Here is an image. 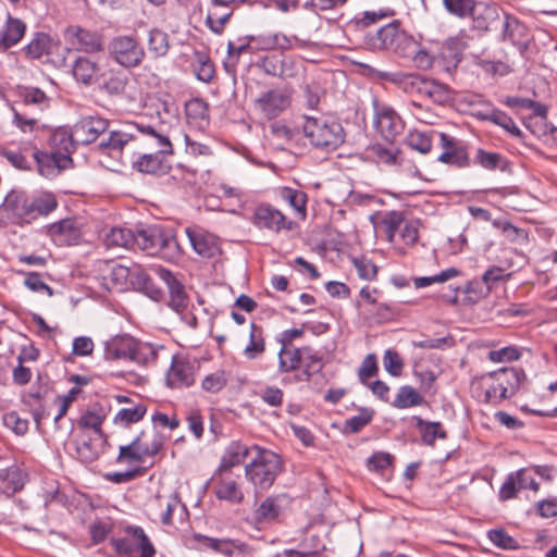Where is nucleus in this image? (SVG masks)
I'll return each mask as SVG.
<instances>
[{
    "label": "nucleus",
    "mask_w": 557,
    "mask_h": 557,
    "mask_svg": "<svg viewBox=\"0 0 557 557\" xmlns=\"http://www.w3.org/2000/svg\"><path fill=\"white\" fill-rule=\"evenodd\" d=\"M152 275L138 269L132 277V284L141 289L153 300H160L163 297V290L157 286L154 280H159L166 286L170 300L169 306L176 312H182L188 306V298L184 285L177 281L174 274L160 265L151 269Z\"/></svg>",
    "instance_id": "nucleus-1"
},
{
    "label": "nucleus",
    "mask_w": 557,
    "mask_h": 557,
    "mask_svg": "<svg viewBox=\"0 0 557 557\" xmlns=\"http://www.w3.org/2000/svg\"><path fill=\"white\" fill-rule=\"evenodd\" d=\"M18 100L11 106L13 124L23 133H32L39 128L40 116L50 109L51 99L38 87L18 88Z\"/></svg>",
    "instance_id": "nucleus-2"
},
{
    "label": "nucleus",
    "mask_w": 557,
    "mask_h": 557,
    "mask_svg": "<svg viewBox=\"0 0 557 557\" xmlns=\"http://www.w3.org/2000/svg\"><path fill=\"white\" fill-rule=\"evenodd\" d=\"M134 247L158 253L168 261H175L183 255L175 233L160 225H150L134 232Z\"/></svg>",
    "instance_id": "nucleus-3"
},
{
    "label": "nucleus",
    "mask_w": 557,
    "mask_h": 557,
    "mask_svg": "<svg viewBox=\"0 0 557 557\" xmlns=\"http://www.w3.org/2000/svg\"><path fill=\"white\" fill-rule=\"evenodd\" d=\"M302 133L311 146L318 149L334 150L345 140L342 124L325 116H302Z\"/></svg>",
    "instance_id": "nucleus-4"
},
{
    "label": "nucleus",
    "mask_w": 557,
    "mask_h": 557,
    "mask_svg": "<svg viewBox=\"0 0 557 557\" xmlns=\"http://www.w3.org/2000/svg\"><path fill=\"white\" fill-rule=\"evenodd\" d=\"M520 375L513 368H502L483 375L480 388L484 393V400L497 405L511 397L519 387Z\"/></svg>",
    "instance_id": "nucleus-5"
},
{
    "label": "nucleus",
    "mask_w": 557,
    "mask_h": 557,
    "mask_svg": "<svg viewBox=\"0 0 557 557\" xmlns=\"http://www.w3.org/2000/svg\"><path fill=\"white\" fill-rule=\"evenodd\" d=\"M137 132L147 136L152 147L157 149L156 153H145L137 161L134 162V168L148 174H158L163 172V158L164 154L173 153V146L168 135L161 133L150 125H134Z\"/></svg>",
    "instance_id": "nucleus-6"
},
{
    "label": "nucleus",
    "mask_w": 557,
    "mask_h": 557,
    "mask_svg": "<svg viewBox=\"0 0 557 557\" xmlns=\"http://www.w3.org/2000/svg\"><path fill=\"white\" fill-rule=\"evenodd\" d=\"M255 456L245 468V474L249 482L260 490L269 488L280 471L278 457L258 446H252Z\"/></svg>",
    "instance_id": "nucleus-7"
},
{
    "label": "nucleus",
    "mask_w": 557,
    "mask_h": 557,
    "mask_svg": "<svg viewBox=\"0 0 557 557\" xmlns=\"http://www.w3.org/2000/svg\"><path fill=\"white\" fill-rule=\"evenodd\" d=\"M108 53L112 60L126 69L138 66L146 55L137 38L128 35L113 37L108 45Z\"/></svg>",
    "instance_id": "nucleus-8"
},
{
    "label": "nucleus",
    "mask_w": 557,
    "mask_h": 557,
    "mask_svg": "<svg viewBox=\"0 0 557 557\" xmlns=\"http://www.w3.org/2000/svg\"><path fill=\"white\" fill-rule=\"evenodd\" d=\"M111 544L124 557H153L156 554L153 545L140 527H127L125 536L112 539Z\"/></svg>",
    "instance_id": "nucleus-9"
},
{
    "label": "nucleus",
    "mask_w": 557,
    "mask_h": 557,
    "mask_svg": "<svg viewBox=\"0 0 557 557\" xmlns=\"http://www.w3.org/2000/svg\"><path fill=\"white\" fill-rule=\"evenodd\" d=\"M150 348L138 343L131 336H115L104 345V358L107 360H129L144 363Z\"/></svg>",
    "instance_id": "nucleus-10"
},
{
    "label": "nucleus",
    "mask_w": 557,
    "mask_h": 557,
    "mask_svg": "<svg viewBox=\"0 0 557 557\" xmlns=\"http://www.w3.org/2000/svg\"><path fill=\"white\" fill-rule=\"evenodd\" d=\"M64 40L67 50L97 53L104 49L102 36L77 25L66 27Z\"/></svg>",
    "instance_id": "nucleus-11"
},
{
    "label": "nucleus",
    "mask_w": 557,
    "mask_h": 557,
    "mask_svg": "<svg viewBox=\"0 0 557 557\" xmlns=\"http://www.w3.org/2000/svg\"><path fill=\"white\" fill-rule=\"evenodd\" d=\"M376 41L374 42L376 48L392 49L401 57H408L412 51H407L406 49L414 46L413 39L399 29L397 21L380 28L376 33Z\"/></svg>",
    "instance_id": "nucleus-12"
},
{
    "label": "nucleus",
    "mask_w": 557,
    "mask_h": 557,
    "mask_svg": "<svg viewBox=\"0 0 557 557\" xmlns=\"http://www.w3.org/2000/svg\"><path fill=\"white\" fill-rule=\"evenodd\" d=\"M374 126L388 141H392L404 129V123L397 112L389 106L373 101Z\"/></svg>",
    "instance_id": "nucleus-13"
},
{
    "label": "nucleus",
    "mask_w": 557,
    "mask_h": 557,
    "mask_svg": "<svg viewBox=\"0 0 557 557\" xmlns=\"http://www.w3.org/2000/svg\"><path fill=\"white\" fill-rule=\"evenodd\" d=\"M185 234L197 255L213 258L220 253V243L215 235L198 226L186 227Z\"/></svg>",
    "instance_id": "nucleus-14"
},
{
    "label": "nucleus",
    "mask_w": 557,
    "mask_h": 557,
    "mask_svg": "<svg viewBox=\"0 0 557 557\" xmlns=\"http://www.w3.org/2000/svg\"><path fill=\"white\" fill-rule=\"evenodd\" d=\"M47 234L58 246L76 245L82 238L81 224L76 219H63L50 224Z\"/></svg>",
    "instance_id": "nucleus-15"
},
{
    "label": "nucleus",
    "mask_w": 557,
    "mask_h": 557,
    "mask_svg": "<svg viewBox=\"0 0 557 557\" xmlns=\"http://www.w3.org/2000/svg\"><path fill=\"white\" fill-rule=\"evenodd\" d=\"M248 0H211L206 17L207 26L215 34H221L233 13V7L240 5Z\"/></svg>",
    "instance_id": "nucleus-16"
},
{
    "label": "nucleus",
    "mask_w": 557,
    "mask_h": 557,
    "mask_svg": "<svg viewBox=\"0 0 557 557\" xmlns=\"http://www.w3.org/2000/svg\"><path fill=\"white\" fill-rule=\"evenodd\" d=\"M166 385L172 388L188 387L195 382V366L184 357H173L166 373Z\"/></svg>",
    "instance_id": "nucleus-17"
},
{
    "label": "nucleus",
    "mask_w": 557,
    "mask_h": 557,
    "mask_svg": "<svg viewBox=\"0 0 557 557\" xmlns=\"http://www.w3.org/2000/svg\"><path fill=\"white\" fill-rule=\"evenodd\" d=\"M108 128V121L100 116H86L73 126L76 144L87 145L95 141Z\"/></svg>",
    "instance_id": "nucleus-18"
},
{
    "label": "nucleus",
    "mask_w": 557,
    "mask_h": 557,
    "mask_svg": "<svg viewBox=\"0 0 557 557\" xmlns=\"http://www.w3.org/2000/svg\"><path fill=\"white\" fill-rule=\"evenodd\" d=\"M255 224L259 228H268L274 232L290 230L293 223L277 209L262 205L255 211Z\"/></svg>",
    "instance_id": "nucleus-19"
},
{
    "label": "nucleus",
    "mask_w": 557,
    "mask_h": 557,
    "mask_svg": "<svg viewBox=\"0 0 557 557\" xmlns=\"http://www.w3.org/2000/svg\"><path fill=\"white\" fill-rule=\"evenodd\" d=\"M153 515L160 519V521L170 525L173 521V512L181 509L184 510L185 506L182 504L177 492H171L169 494L159 493L156 499L151 504Z\"/></svg>",
    "instance_id": "nucleus-20"
},
{
    "label": "nucleus",
    "mask_w": 557,
    "mask_h": 557,
    "mask_svg": "<svg viewBox=\"0 0 557 557\" xmlns=\"http://www.w3.org/2000/svg\"><path fill=\"white\" fill-rule=\"evenodd\" d=\"M290 103L289 97L281 90H269L256 99V107L267 116L273 119Z\"/></svg>",
    "instance_id": "nucleus-21"
},
{
    "label": "nucleus",
    "mask_w": 557,
    "mask_h": 557,
    "mask_svg": "<svg viewBox=\"0 0 557 557\" xmlns=\"http://www.w3.org/2000/svg\"><path fill=\"white\" fill-rule=\"evenodd\" d=\"M440 138L444 151L440 154L438 161L458 166L468 165L469 157L463 146L445 133H441Z\"/></svg>",
    "instance_id": "nucleus-22"
},
{
    "label": "nucleus",
    "mask_w": 557,
    "mask_h": 557,
    "mask_svg": "<svg viewBox=\"0 0 557 557\" xmlns=\"http://www.w3.org/2000/svg\"><path fill=\"white\" fill-rule=\"evenodd\" d=\"M100 66L98 62L87 55L77 57L72 65V73L75 79L84 85H91L99 77Z\"/></svg>",
    "instance_id": "nucleus-23"
},
{
    "label": "nucleus",
    "mask_w": 557,
    "mask_h": 557,
    "mask_svg": "<svg viewBox=\"0 0 557 557\" xmlns=\"http://www.w3.org/2000/svg\"><path fill=\"white\" fill-rule=\"evenodd\" d=\"M251 454H255L252 447L249 448L247 445L240 442L230 443V445H227L222 456L221 463L219 466V471H230L233 467L243 463L245 459Z\"/></svg>",
    "instance_id": "nucleus-24"
},
{
    "label": "nucleus",
    "mask_w": 557,
    "mask_h": 557,
    "mask_svg": "<svg viewBox=\"0 0 557 557\" xmlns=\"http://www.w3.org/2000/svg\"><path fill=\"white\" fill-rule=\"evenodd\" d=\"M26 25L23 21L9 17L3 29L0 30V52H5L24 37Z\"/></svg>",
    "instance_id": "nucleus-25"
},
{
    "label": "nucleus",
    "mask_w": 557,
    "mask_h": 557,
    "mask_svg": "<svg viewBox=\"0 0 557 557\" xmlns=\"http://www.w3.org/2000/svg\"><path fill=\"white\" fill-rule=\"evenodd\" d=\"M24 485L23 473L16 466L0 470V495L11 496L22 490Z\"/></svg>",
    "instance_id": "nucleus-26"
},
{
    "label": "nucleus",
    "mask_w": 557,
    "mask_h": 557,
    "mask_svg": "<svg viewBox=\"0 0 557 557\" xmlns=\"http://www.w3.org/2000/svg\"><path fill=\"white\" fill-rule=\"evenodd\" d=\"M102 443L103 435H100V438L97 440V435L83 433L77 444L76 451L84 462H92L99 457Z\"/></svg>",
    "instance_id": "nucleus-27"
},
{
    "label": "nucleus",
    "mask_w": 557,
    "mask_h": 557,
    "mask_svg": "<svg viewBox=\"0 0 557 557\" xmlns=\"http://www.w3.org/2000/svg\"><path fill=\"white\" fill-rule=\"evenodd\" d=\"M382 76L398 85V87L401 88L406 94H419L422 96V89L426 78L403 73H384Z\"/></svg>",
    "instance_id": "nucleus-28"
},
{
    "label": "nucleus",
    "mask_w": 557,
    "mask_h": 557,
    "mask_svg": "<svg viewBox=\"0 0 557 557\" xmlns=\"http://www.w3.org/2000/svg\"><path fill=\"white\" fill-rule=\"evenodd\" d=\"M462 47L457 38H449L443 42L438 57L444 62V66L447 71L457 67L461 60Z\"/></svg>",
    "instance_id": "nucleus-29"
},
{
    "label": "nucleus",
    "mask_w": 557,
    "mask_h": 557,
    "mask_svg": "<svg viewBox=\"0 0 557 557\" xmlns=\"http://www.w3.org/2000/svg\"><path fill=\"white\" fill-rule=\"evenodd\" d=\"M302 348L283 345L278 351V371L282 373L298 369L301 364Z\"/></svg>",
    "instance_id": "nucleus-30"
},
{
    "label": "nucleus",
    "mask_w": 557,
    "mask_h": 557,
    "mask_svg": "<svg viewBox=\"0 0 557 557\" xmlns=\"http://www.w3.org/2000/svg\"><path fill=\"white\" fill-rule=\"evenodd\" d=\"M265 350L263 331L255 323L250 324L249 343L244 349V356L248 360L259 358Z\"/></svg>",
    "instance_id": "nucleus-31"
},
{
    "label": "nucleus",
    "mask_w": 557,
    "mask_h": 557,
    "mask_svg": "<svg viewBox=\"0 0 557 557\" xmlns=\"http://www.w3.org/2000/svg\"><path fill=\"white\" fill-rule=\"evenodd\" d=\"M146 453L147 447L144 446L143 434H140L131 444L120 447L117 460L140 462L147 457Z\"/></svg>",
    "instance_id": "nucleus-32"
},
{
    "label": "nucleus",
    "mask_w": 557,
    "mask_h": 557,
    "mask_svg": "<svg viewBox=\"0 0 557 557\" xmlns=\"http://www.w3.org/2000/svg\"><path fill=\"white\" fill-rule=\"evenodd\" d=\"M108 247L134 248V231L126 227H112L104 237Z\"/></svg>",
    "instance_id": "nucleus-33"
},
{
    "label": "nucleus",
    "mask_w": 557,
    "mask_h": 557,
    "mask_svg": "<svg viewBox=\"0 0 557 557\" xmlns=\"http://www.w3.org/2000/svg\"><path fill=\"white\" fill-rule=\"evenodd\" d=\"M422 96L437 104H445L451 99L448 87L432 79H425Z\"/></svg>",
    "instance_id": "nucleus-34"
},
{
    "label": "nucleus",
    "mask_w": 557,
    "mask_h": 557,
    "mask_svg": "<svg viewBox=\"0 0 557 557\" xmlns=\"http://www.w3.org/2000/svg\"><path fill=\"white\" fill-rule=\"evenodd\" d=\"M29 203L23 193L11 191L4 198L2 208L12 212L14 215L24 216L29 214Z\"/></svg>",
    "instance_id": "nucleus-35"
},
{
    "label": "nucleus",
    "mask_w": 557,
    "mask_h": 557,
    "mask_svg": "<svg viewBox=\"0 0 557 557\" xmlns=\"http://www.w3.org/2000/svg\"><path fill=\"white\" fill-rule=\"evenodd\" d=\"M423 397L411 386L404 385L398 389V393L392 403L395 408L405 409L422 405Z\"/></svg>",
    "instance_id": "nucleus-36"
},
{
    "label": "nucleus",
    "mask_w": 557,
    "mask_h": 557,
    "mask_svg": "<svg viewBox=\"0 0 557 557\" xmlns=\"http://www.w3.org/2000/svg\"><path fill=\"white\" fill-rule=\"evenodd\" d=\"M51 38L44 33H37L23 51L30 59H39L51 49Z\"/></svg>",
    "instance_id": "nucleus-37"
},
{
    "label": "nucleus",
    "mask_w": 557,
    "mask_h": 557,
    "mask_svg": "<svg viewBox=\"0 0 557 557\" xmlns=\"http://www.w3.org/2000/svg\"><path fill=\"white\" fill-rule=\"evenodd\" d=\"M147 408L144 404H137L129 408H122L115 414L113 421L117 425L128 426L140 421L146 414Z\"/></svg>",
    "instance_id": "nucleus-38"
},
{
    "label": "nucleus",
    "mask_w": 557,
    "mask_h": 557,
    "mask_svg": "<svg viewBox=\"0 0 557 557\" xmlns=\"http://www.w3.org/2000/svg\"><path fill=\"white\" fill-rule=\"evenodd\" d=\"M104 421V416L99 411L89 410L85 412L79 421V428L84 429V433H89L92 435H97V440L100 438V435H103L101 425Z\"/></svg>",
    "instance_id": "nucleus-39"
},
{
    "label": "nucleus",
    "mask_w": 557,
    "mask_h": 557,
    "mask_svg": "<svg viewBox=\"0 0 557 557\" xmlns=\"http://www.w3.org/2000/svg\"><path fill=\"white\" fill-rule=\"evenodd\" d=\"M230 374L225 370H215L207 374L201 381V388L211 394L221 392L227 384Z\"/></svg>",
    "instance_id": "nucleus-40"
},
{
    "label": "nucleus",
    "mask_w": 557,
    "mask_h": 557,
    "mask_svg": "<svg viewBox=\"0 0 557 557\" xmlns=\"http://www.w3.org/2000/svg\"><path fill=\"white\" fill-rule=\"evenodd\" d=\"M471 15L478 28L488 29L491 24L498 17V8L496 5L476 3L475 12Z\"/></svg>",
    "instance_id": "nucleus-41"
},
{
    "label": "nucleus",
    "mask_w": 557,
    "mask_h": 557,
    "mask_svg": "<svg viewBox=\"0 0 557 557\" xmlns=\"http://www.w3.org/2000/svg\"><path fill=\"white\" fill-rule=\"evenodd\" d=\"M215 495L219 499L232 503H240L244 498L243 492L239 490L237 483L231 479L221 480L216 485Z\"/></svg>",
    "instance_id": "nucleus-42"
},
{
    "label": "nucleus",
    "mask_w": 557,
    "mask_h": 557,
    "mask_svg": "<svg viewBox=\"0 0 557 557\" xmlns=\"http://www.w3.org/2000/svg\"><path fill=\"white\" fill-rule=\"evenodd\" d=\"M418 428L422 433V441L426 445H434L436 438H446V432L440 422H425L422 419L418 420Z\"/></svg>",
    "instance_id": "nucleus-43"
},
{
    "label": "nucleus",
    "mask_w": 557,
    "mask_h": 557,
    "mask_svg": "<svg viewBox=\"0 0 557 557\" xmlns=\"http://www.w3.org/2000/svg\"><path fill=\"white\" fill-rule=\"evenodd\" d=\"M281 196L290 205V207L299 214L301 219H305L307 195L304 191L285 187L282 189Z\"/></svg>",
    "instance_id": "nucleus-44"
},
{
    "label": "nucleus",
    "mask_w": 557,
    "mask_h": 557,
    "mask_svg": "<svg viewBox=\"0 0 557 557\" xmlns=\"http://www.w3.org/2000/svg\"><path fill=\"white\" fill-rule=\"evenodd\" d=\"M443 5L447 12L459 18L470 16L475 12V0H443Z\"/></svg>",
    "instance_id": "nucleus-45"
},
{
    "label": "nucleus",
    "mask_w": 557,
    "mask_h": 557,
    "mask_svg": "<svg viewBox=\"0 0 557 557\" xmlns=\"http://www.w3.org/2000/svg\"><path fill=\"white\" fill-rule=\"evenodd\" d=\"M148 50L156 58L164 57L169 51L168 35L159 29L149 32Z\"/></svg>",
    "instance_id": "nucleus-46"
},
{
    "label": "nucleus",
    "mask_w": 557,
    "mask_h": 557,
    "mask_svg": "<svg viewBox=\"0 0 557 557\" xmlns=\"http://www.w3.org/2000/svg\"><path fill=\"white\" fill-rule=\"evenodd\" d=\"M281 512L276 497L265 498L256 510V519L258 522L274 521Z\"/></svg>",
    "instance_id": "nucleus-47"
},
{
    "label": "nucleus",
    "mask_w": 557,
    "mask_h": 557,
    "mask_svg": "<svg viewBox=\"0 0 557 557\" xmlns=\"http://www.w3.org/2000/svg\"><path fill=\"white\" fill-rule=\"evenodd\" d=\"M136 135L126 129L112 131L107 140L100 143L102 148L120 151L131 140H135Z\"/></svg>",
    "instance_id": "nucleus-48"
},
{
    "label": "nucleus",
    "mask_w": 557,
    "mask_h": 557,
    "mask_svg": "<svg viewBox=\"0 0 557 557\" xmlns=\"http://www.w3.org/2000/svg\"><path fill=\"white\" fill-rule=\"evenodd\" d=\"M488 121L493 122L494 124L503 127L506 132L509 134L519 137L521 135V131L516 125L513 120L508 116L505 112L498 110V109H490Z\"/></svg>",
    "instance_id": "nucleus-49"
},
{
    "label": "nucleus",
    "mask_w": 557,
    "mask_h": 557,
    "mask_svg": "<svg viewBox=\"0 0 557 557\" xmlns=\"http://www.w3.org/2000/svg\"><path fill=\"white\" fill-rule=\"evenodd\" d=\"M404 223V214L400 211H388L382 215L381 225L389 242H393L396 231Z\"/></svg>",
    "instance_id": "nucleus-50"
},
{
    "label": "nucleus",
    "mask_w": 557,
    "mask_h": 557,
    "mask_svg": "<svg viewBox=\"0 0 557 557\" xmlns=\"http://www.w3.org/2000/svg\"><path fill=\"white\" fill-rule=\"evenodd\" d=\"M127 77L123 72H110L102 83V89L110 95H121L126 86Z\"/></svg>",
    "instance_id": "nucleus-51"
},
{
    "label": "nucleus",
    "mask_w": 557,
    "mask_h": 557,
    "mask_svg": "<svg viewBox=\"0 0 557 557\" xmlns=\"http://www.w3.org/2000/svg\"><path fill=\"white\" fill-rule=\"evenodd\" d=\"M407 145L421 153H428L432 148L431 135L419 131L410 132L407 136Z\"/></svg>",
    "instance_id": "nucleus-52"
},
{
    "label": "nucleus",
    "mask_w": 557,
    "mask_h": 557,
    "mask_svg": "<svg viewBox=\"0 0 557 557\" xmlns=\"http://www.w3.org/2000/svg\"><path fill=\"white\" fill-rule=\"evenodd\" d=\"M57 208V200L52 194H44L29 203V214L47 215Z\"/></svg>",
    "instance_id": "nucleus-53"
},
{
    "label": "nucleus",
    "mask_w": 557,
    "mask_h": 557,
    "mask_svg": "<svg viewBox=\"0 0 557 557\" xmlns=\"http://www.w3.org/2000/svg\"><path fill=\"white\" fill-rule=\"evenodd\" d=\"M301 364L307 379L322 368L321 358L310 347H302Z\"/></svg>",
    "instance_id": "nucleus-54"
},
{
    "label": "nucleus",
    "mask_w": 557,
    "mask_h": 557,
    "mask_svg": "<svg viewBox=\"0 0 557 557\" xmlns=\"http://www.w3.org/2000/svg\"><path fill=\"white\" fill-rule=\"evenodd\" d=\"M51 144L58 150L71 153L74 149V144H76L73 136V129L71 133L65 129H59L54 132L51 136Z\"/></svg>",
    "instance_id": "nucleus-55"
},
{
    "label": "nucleus",
    "mask_w": 557,
    "mask_h": 557,
    "mask_svg": "<svg viewBox=\"0 0 557 557\" xmlns=\"http://www.w3.org/2000/svg\"><path fill=\"white\" fill-rule=\"evenodd\" d=\"M383 366L392 376H399L404 368V361L396 350L387 349L383 356Z\"/></svg>",
    "instance_id": "nucleus-56"
},
{
    "label": "nucleus",
    "mask_w": 557,
    "mask_h": 557,
    "mask_svg": "<svg viewBox=\"0 0 557 557\" xmlns=\"http://www.w3.org/2000/svg\"><path fill=\"white\" fill-rule=\"evenodd\" d=\"M493 225L502 230L505 238L511 243H522L528 239V234L509 222L494 221Z\"/></svg>",
    "instance_id": "nucleus-57"
},
{
    "label": "nucleus",
    "mask_w": 557,
    "mask_h": 557,
    "mask_svg": "<svg viewBox=\"0 0 557 557\" xmlns=\"http://www.w3.org/2000/svg\"><path fill=\"white\" fill-rule=\"evenodd\" d=\"M34 158L37 162L40 175L45 177H53L60 173L54 165V162H52L53 157L49 156V153L37 151L34 153Z\"/></svg>",
    "instance_id": "nucleus-58"
},
{
    "label": "nucleus",
    "mask_w": 557,
    "mask_h": 557,
    "mask_svg": "<svg viewBox=\"0 0 557 557\" xmlns=\"http://www.w3.org/2000/svg\"><path fill=\"white\" fill-rule=\"evenodd\" d=\"M352 263L360 278L366 281H372L376 277L377 267L364 257L355 258Z\"/></svg>",
    "instance_id": "nucleus-59"
},
{
    "label": "nucleus",
    "mask_w": 557,
    "mask_h": 557,
    "mask_svg": "<svg viewBox=\"0 0 557 557\" xmlns=\"http://www.w3.org/2000/svg\"><path fill=\"white\" fill-rule=\"evenodd\" d=\"M490 541L503 549H518V542L504 530H491L488 532Z\"/></svg>",
    "instance_id": "nucleus-60"
},
{
    "label": "nucleus",
    "mask_w": 557,
    "mask_h": 557,
    "mask_svg": "<svg viewBox=\"0 0 557 557\" xmlns=\"http://www.w3.org/2000/svg\"><path fill=\"white\" fill-rule=\"evenodd\" d=\"M3 423L17 435H24L28 430L27 419L21 418L15 411L8 412L3 416Z\"/></svg>",
    "instance_id": "nucleus-61"
},
{
    "label": "nucleus",
    "mask_w": 557,
    "mask_h": 557,
    "mask_svg": "<svg viewBox=\"0 0 557 557\" xmlns=\"http://www.w3.org/2000/svg\"><path fill=\"white\" fill-rule=\"evenodd\" d=\"M203 544L207 547L224 555H231L234 548V542L227 539L203 536Z\"/></svg>",
    "instance_id": "nucleus-62"
},
{
    "label": "nucleus",
    "mask_w": 557,
    "mask_h": 557,
    "mask_svg": "<svg viewBox=\"0 0 557 557\" xmlns=\"http://www.w3.org/2000/svg\"><path fill=\"white\" fill-rule=\"evenodd\" d=\"M393 456L387 453H375L368 459V468L372 471H384L391 467Z\"/></svg>",
    "instance_id": "nucleus-63"
},
{
    "label": "nucleus",
    "mask_w": 557,
    "mask_h": 557,
    "mask_svg": "<svg viewBox=\"0 0 557 557\" xmlns=\"http://www.w3.org/2000/svg\"><path fill=\"white\" fill-rule=\"evenodd\" d=\"M500 159V154L496 152H488L483 149H479L475 157L476 162L487 170L496 169Z\"/></svg>",
    "instance_id": "nucleus-64"
}]
</instances>
